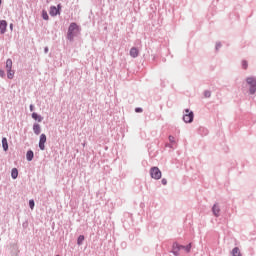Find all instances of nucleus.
<instances>
[{
  "label": "nucleus",
  "mask_w": 256,
  "mask_h": 256,
  "mask_svg": "<svg viewBox=\"0 0 256 256\" xmlns=\"http://www.w3.org/2000/svg\"><path fill=\"white\" fill-rule=\"evenodd\" d=\"M78 33H79V25H77V23L75 22H72L68 27V32H67L68 41H73L75 37H77Z\"/></svg>",
  "instance_id": "1"
},
{
  "label": "nucleus",
  "mask_w": 256,
  "mask_h": 256,
  "mask_svg": "<svg viewBox=\"0 0 256 256\" xmlns=\"http://www.w3.org/2000/svg\"><path fill=\"white\" fill-rule=\"evenodd\" d=\"M246 83L249 86V90H248L249 95H255V93H256V77L255 76L247 77Z\"/></svg>",
  "instance_id": "2"
},
{
  "label": "nucleus",
  "mask_w": 256,
  "mask_h": 256,
  "mask_svg": "<svg viewBox=\"0 0 256 256\" xmlns=\"http://www.w3.org/2000/svg\"><path fill=\"white\" fill-rule=\"evenodd\" d=\"M193 119H195V114L189 108H186L183 115L184 123H193Z\"/></svg>",
  "instance_id": "3"
},
{
  "label": "nucleus",
  "mask_w": 256,
  "mask_h": 256,
  "mask_svg": "<svg viewBox=\"0 0 256 256\" xmlns=\"http://www.w3.org/2000/svg\"><path fill=\"white\" fill-rule=\"evenodd\" d=\"M150 177L152 179H155L156 181H159V179H161L162 173L159 167L154 166L150 169Z\"/></svg>",
  "instance_id": "4"
},
{
  "label": "nucleus",
  "mask_w": 256,
  "mask_h": 256,
  "mask_svg": "<svg viewBox=\"0 0 256 256\" xmlns=\"http://www.w3.org/2000/svg\"><path fill=\"white\" fill-rule=\"evenodd\" d=\"M181 249H183V245L177 243V242H174L172 244V250H171V253L174 255V256H179L181 255L180 251Z\"/></svg>",
  "instance_id": "5"
},
{
  "label": "nucleus",
  "mask_w": 256,
  "mask_h": 256,
  "mask_svg": "<svg viewBox=\"0 0 256 256\" xmlns=\"http://www.w3.org/2000/svg\"><path fill=\"white\" fill-rule=\"evenodd\" d=\"M61 7V4H58L57 7L51 6L49 11L51 17H57V15H61Z\"/></svg>",
  "instance_id": "6"
},
{
  "label": "nucleus",
  "mask_w": 256,
  "mask_h": 256,
  "mask_svg": "<svg viewBox=\"0 0 256 256\" xmlns=\"http://www.w3.org/2000/svg\"><path fill=\"white\" fill-rule=\"evenodd\" d=\"M45 143H47V135L41 134L39 140V149L45 151Z\"/></svg>",
  "instance_id": "7"
},
{
  "label": "nucleus",
  "mask_w": 256,
  "mask_h": 256,
  "mask_svg": "<svg viewBox=\"0 0 256 256\" xmlns=\"http://www.w3.org/2000/svg\"><path fill=\"white\" fill-rule=\"evenodd\" d=\"M212 213L214 217H219L221 215V208L219 207V204L215 203L212 206Z\"/></svg>",
  "instance_id": "8"
},
{
  "label": "nucleus",
  "mask_w": 256,
  "mask_h": 256,
  "mask_svg": "<svg viewBox=\"0 0 256 256\" xmlns=\"http://www.w3.org/2000/svg\"><path fill=\"white\" fill-rule=\"evenodd\" d=\"M0 33L1 35L7 33V22L5 20H0Z\"/></svg>",
  "instance_id": "9"
},
{
  "label": "nucleus",
  "mask_w": 256,
  "mask_h": 256,
  "mask_svg": "<svg viewBox=\"0 0 256 256\" xmlns=\"http://www.w3.org/2000/svg\"><path fill=\"white\" fill-rule=\"evenodd\" d=\"M130 57L133 59H137V57H139V49H137V47H132L130 49Z\"/></svg>",
  "instance_id": "10"
},
{
  "label": "nucleus",
  "mask_w": 256,
  "mask_h": 256,
  "mask_svg": "<svg viewBox=\"0 0 256 256\" xmlns=\"http://www.w3.org/2000/svg\"><path fill=\"white\" fill-rule=\"evenodd\" d=\"M33 132L35 135H41V125L39 123L33 124Z\"/></svg>",
  "instance_id": "11"
},
{
  "label": "nucleus",
  "mask_w": 256,
  "mask_h": 256,
  "mask_svg": "<svg viewBox=\"0 0 256 256\" xmlns=\"http://www.w3.org/2000/svg\"><path fill=\"white\" fill-rule=\"evenodd\" d=\"M198 133H199V135H202V137H205V136L209 135V130L205 127H200L198 129Z\"/></svg>",
  "instance_id": "12"
},
{
  "label": "nucleus",
  "mask_w": 256,
  "mask_h": 256,
  "mask_svg": "<svg viewBox=\"0 0 256 256\" xmlns=\"http://www.w3.org/2000/svg\"><path fill=\"white\" fill-rule=\"evenodd\" d=\"M32 119H34V121H38V123H41L43 121V116L37 114V112H33Z\"/></svg>",
  "instance_id": "13"
},
{
  "label": "nucleus",
  "mask_w": 256,
  "mask_h": 256,
  "mask_svg": "<svg viewBox=\"0 0 256 256\" xmlns=\"http://www.w3.org/2000/svg\"><path fill=\"white\" fill-rule=\"evenodd\" d=\"M33 157H35V153L33 152V150H28L26 153L27 161H33Z\"/></svg>",
  "instance_id": "14"
},
{
  "label": "nucleus",
  "mask_w": 256,
  "mask_h": 256,
  "mask_svg": "<svg viewBox=\"0 0 256 256\" xmlns=\"http://www.w3.org/2000/svg\"><path fill=\"white\" fill-rule=\"evenodd\" d=\"M232 256H243L239 247H234L231 251Z\"/></svg>",
  "instance_id": "15"
},
{
  "label": "nucleus",
  "mask_w": 256,
  "mask_h": 256,
  "mask_svg": "<svg viewBox=\"0 0 256 256\" xmlns=\"http://www.w3.org/2000/svg\"><path fill=\"white\" fill-rule=\"evenodd\" d=\"M2 147L4 151H9V143L5 137L2 138Z\"/></svg>",
  "instance_id": "16"
},
{
  "label": "nucleus",
  "mask_w": 256,
  "mask_h": 256,
  "mask_svg": "<svg viewBox=\"0 0 256 256\" xmlns=\"http://www.w3.org/2000/svg\"><path fill=\"white\" fill-rule=\"evenodd\" d=\"M11 177L12 179H17V177H19V170H17V168L11 170Z\"/></svg>",
  "instance_id": "17"
},
{
  "label": "nucleus",
  "mask_w": 256,
  "mask_h": 256,
  "mask_svg": "<svg viewBox=\"0 0 256 256\" xmlns=\"http://www.w3.org/2000/svg\"><path fill=\"white\" fill-rule=\"evenodd\" d=\"M6 69H7V70L13 69V60H11L10 58H8V59L6 60Z\"/></svg>",
  "instance_id": "18"
},
{
  "label": "nucleus",
  "mask_w": 256,
  "mask_h": 256,
  "mask_svg": "<svg viewBox=\"0 0 256 256\" xmlns=\"http://www.w3.org/2000/svg\"><path fill=\"white\" fill-rule=\"evenodd\" d=\"M14 77H15V71H13L12 69L7 70V78L13 79Z\"/></svg>",
  "instance_id": "19"
},
{
  "label": "nucleus",
  "mask_w": 256,
  "mask_h": 256,
  "mask_svg": "<svg viewBox=\"0 0 256 256\" xmlns=\"http://www.w3.org/2000/svg\"><path fill=\"white\" fill-rule=\"evenodd\" d=\"M85 241V236L84 235H80L77 238V245H83V242Z\"/></svg>",
  "instance_id": "20"
},
{
  "label": "nucleus",
  "mask_w": 256,
  "mask_h": 256,
  "mask_svg": "<svg viewBox=\"0 0 256 256\" xmlns=\"http://www.w3.org/2000/svg\"><path fill=\"white\" fill-rule=\"evenodd\" d=\"M42 19H44V21H49V14H47V10H42Z\"/></svg>",
  "instance_id": "21"
},
{
  "label": "nucleus",
  "mask_w": 256,
  "mask_h": 256,
  "mask_svg": "<svg viewBox=\"0 0 256 256\" xmlns=\"http://www.w3.org/2000/svg\"><path fill=\"white\" fill-rule=\"evenodd\" d=\"M191 243H189L188 245L186 246H183L182 245V249H184L186 251V253H191Z\"/></svg>",
  "instance_id": "22"
},
{
  "label": "nucleus",
  "mask_w": 256,
  "mask_h": 256,
  "mask_svg": "<svg viewBox=\"0 0 256 256\" xmlns=\"http://www.w3.org/2000/svg\"><path fill=\"white\" fill-rule=\"evenodd\" d=\"M29 207L30 209H35V200L33 199L29 200Z\"/></svg>",
  "instance_id": "23"
},
{
  "label": "nucleus",
  "mask_w": 256,
  "mask_h": 256,
  "mask_svg": "<svg viewBox=\"0 0 256 256\" xmlns=\"http://www.w3.org/2000/svg\"><path fill=\"white\" fill-rule=\"evenodd\" d=\"M204 97H206L207 99H209V97H211V91L205 90V91H204Z\"/></svg>",
  "instance_id": "24"
},
{
  "label": "nucleus",
  "mask_w": 256,
  "mask_h": 256,
  "mask_svg": "<svg viewBox=\"0 0 256 256\" xmlns=\"http://www.w3.org/2000/svg\"><path fill=\"white\" fill-rule=\"evenodd\" d=\"M247 67H249V64L247 63L246 60H243L242 61V68L247 69Z\"/></svg>",
  "instance_id": "25"
},
{
  "label": "nucleus",
  "mask_w": 256,
  "mask_h": 256,
  "mask_svg": "<svg viewBox=\"0 0 256 256\" xmlns=\"http://www.w3.org/2000/svg\"><path fill=\"white\" fill-rule=\"evenodd\" d=\"M221 47H222L221 42H217L215 47L216 51H219Z\"/></svg>",
  "instance_id": "26"
},
{
  "label": "nucleus",
  "mask_w": 256,
  "mask_h": 256,
  "mask_svg": "<svg viewBox=\"0 0 256 256\" xmlns=\"http://www.w3.org/2000/svg\"><path fill=\"white\" fill-rule=\"evenodd\" d=\"M168 139H169V142H170V143H175V137H174V136H171V135H170V136L168 137Z\"/></svg>",
  "instance_id": "27"
},
{
  "label": "nucleus",
  "mask_w": 256,
  "mask_h": 256,
  "mask_svg": "<svg viewBox=\"0 0 256 256\" xmlns=\"http://www.w3.org/2000/svg\"><path fill=\"white\" fill-rule=\"evenodd\" d=\"M135 112L136 113H143V108H141V107L135 108Z\"/></svg>",
  "instance_id": "28"
},
{
  "label": "nucleus",
  "mask_w": 256,
  "mask_h": 256,
  "mask_svg": "<svg viewBox=\"0 0 256 256\" xmlns=\"http://www.w3.org/2000/svg\"><path fill=\"white\" fill-rule=\"evenodd\" d=\"M161 183H162V185H167V179L163 178V179L161 180Z\"/></svg>",
  "instance_id": "29"
},
{
  "label": "nucleus",
  "mask_w": 256,
  "mask_h": 256,
  "mask_svg": "<svg viewBox=\"0 0 256 256\" xmlns=\"http://www.w3.org/2000/svg\"><path fill=\"white\" fill-rule=\"evenodd\" d=\"M0 77H5V71L0 70Z\"/></svg>",
  "instance_id": "30"
},
{
  "label": "nucleus",
  "mask_w": 256,
  "mask_h": 256,
  "mask_svg": "<svg viewBox=\"0 0 256 256\" xmlns=\"http://www.w3.org/2000/svg\"><path fill=\"white\" fill-rule=\"evenodd\" d=\"M30 111H35V106L33 104L30 105Z\"/></svg>",
  "instance_id": "31"
},
{
  "label": "nucleus",
  "mask_w": 256,
  "mask_h": 256,
  "mask_svg": "<svg viewBox=\"0 0 256 256\" xmlns=\"http://www.w3.org/2000/svg\"><path fill=\"white\" fill-rule=\"evenodd\" d=\"M44 53H49V47L44 48Z\"/></svg>",
  "instance_id": "32"
},
{
  "label": "nucleus",
  "mask_w": 256,
  "mask_h": 256,
  "mask_svg": "<svg viewBox=\"0 0 256 256\" xmlns=\"http://www.w3.org/2000/svg\"><path fill=\"white\" fill-rule=\"evenodd\" d=\"M166 147H170V148H171V147H173V146H172L171 144H166Z\"/></svg>",
  "instance_id": "33"
},
{
  "label": "nucleus",
  "mask_w": 256,
  "mask_h": 256,
  "mask_svg": "<svg viewBox=\"0 0 256 256\" xmlns=\"http://www.w3.org/2000/svg\"><path fill=\"white\" fill-rule=\"evenodd\" d=\"M10 29L13 30V24H10Z\"/></svg>",
  "instance_id": "34"
},
{
  "label": "nucleus",
  "mask_w": 256,
  "mask_h": 256,
  "mask_svg": "<svg viewBox=\"0 0 256 256\" xmlns=\"http://www.w3.org/2000/svg\"><path fill=\"white\" fill-rule=\"evenodd\" d=\"M1 3H2V0H0V5H1Z\"/></svg>",
  "instance_id": "35"
},
{
  "label": "nucleus",
  "mask_w": 256,
  "mask_h": 256,
  "mask_svg": "<svg viewBox=\"0 0 256 256\" xmlns=\"http://www.w3.org/2000/svg\"><path fill=\"white\" fill-rule=\"evenodd\" d=\"M56 256H59V255H56Z\"/></svg>",
  "instance_id": "36"
}]
</instances>
